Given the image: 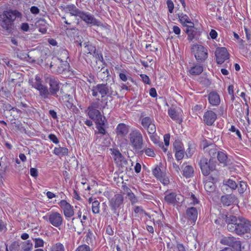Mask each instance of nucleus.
<instances>
[{
    "instance_id": "46",
    "label": "nucleus",
    "mask_w": 251,
    "mask_h": 251,
    "mask_svg": "<svg viewBox=\"0 0 251 251\" xmlns=\"http://www.w3.org/2000/svg\"><path fill=\"white\" fill-rule=\"evenodd\" d=\"M84 48L87 49V53L91 54L92 52L95 53L96 49L95 47L92 46L91 44H89L88 42L84 43Z\"/></svg>"
},
{
    "instance_id": "61",
    "label": "nucleus",
    "mask_w": 251,
    "mask_h": 251,
    "mask_svg": "<svg viewBox=\"0 0 251 251\" xmlns=\"http://www.w3.org/2000/svg\"><path fill=\"white\" fill-rule=\"evenodd\" d=\"M190 200L192 201L190 202L191 204L195 205L198 203V201L197 199V198L195 197V195L193 194H191L190 197L189 198Z\"/></svg>"
},
{
    "instance_id": "54",
    "label": "nucleus",
    "mask_w": 251,
    "mask_h": 251,
    "mask_svg": "<svg viewBox=\"0 0 251 251\" xmlns=\"http://www.w3.org/2000/svg\"><path fill=\"white\" fill-rule=\"evenodd\" d=\"M100 107V99H97L96 101L92 102L88 108L98 109Z\"/></svg>"
},
{
    "instance_id": "38",
    "label": "nucleus",
    "mask_w": 251,
    "mask_h": 251,
    "mask_svg": "<svg viewBox=\"0 0 251 251\" xmlns=\"http://www.w3.org/2000/svg\"><path fill=\"white\" fill-rule=\"evenodd\" d=\"M208 153L211 157H215L218 153L217 149L214 144H211L208 146Z\"/></svg>"
},
{
    "instance_id": "4",
    "label": "nucleus",
    "mask_w": 251,
    "mask_h": 251,
    "mask_svg": "<svg viewBox=\"0 0 251 251\" xmlns=\"http://www.w3.org/2000/svg\"><path fill=\"white\" fill-rule=\"evenodd\" d=\"M129 140L133 150L139 152L143 147V137L141 132L138 129L132 130L129 134Z\"/></svg>"
},
{
    "instance_id": "8",
    "label": "nucleus",
    "mask_w": 251,
    "mask_h": 251,
    "mask_svg": "<svg viewBox=\"0 0 251 251\" xmlns=\"http://www.w3.org/2000/svg\"><path fill=\"white\" fill-rule=\"evenodd\" d=\"M43 219L56 227H59L63 224V217L57 212L49 213L47 216L43 217Z\"/></svg>"
},
{
    "instance_id": "57",
    "label": "nucleus",
    "mask_w": 251,
    "mask_h": 251,
    "mask_svg": "<svg viewBox=\"0 0 251 251\" xmlns=\"http://www.w3.org/2000/svg\"><path fill=\"white\" fill-rule=\"evenodd\" d=\"M167 5L169 10V11L170 13H172L173 12L174 8V4L172 0H167Z\"/></svg>"
},
{
    "instance_id": "45",
    "label": "nucleus",
    "mask_w": 251,
    "mask_h": 251,
    "mask_svg": "<svg viewBox=\"0 0 251 251\" xmlns=\"http://www.w3.org/2000/svg\"><path fill=\"white\" fill-rule=\"evenodd\" d=\"M152 174L153 176L157 179H159L164 175V174L162 172L161 169L158 166H156L152 170Z\"/></svg>"
},
{
    "instance_id": "52",
    "label": "nucleus",
    "mask_w": 251,
    "mask_h": 251,
    "mask_svg": "<svg viewBox=\"0 0 251 251\" xmlns=\"http://www.w3.org/2000/svg\"><path fill=\"white\" fill-rule=\"evenodd\" d=\"M34 241L35 242L34 247L35 248L38 247H43L44 246V242L42 239L40 238H35L34 239Z\"/></svg>"
},
{
    "instance_id": "21",
    "label": "nucleus",
    "mask_w": 251,
    "mask_h": 251,
    "mask_svg": "<svg viewBox=\"0 0 251 251\" xmlns=\"http://www.w3.org/2000/svg\"><path fill=\"white\" fill-rule=\"evenodd\" d=\"M187 217L189 220L195 223L198 217V211L196 208L191 207L188 208L186 211Z\"/></svg>"
},
{
    "instance_id": "19",
    "label": "nucleus",
    "mask_w": 251,
    "mask_h": 251,
    "mask_svg": "<svg viewBox=\"0 0 251 251\" xmlns=\"http://www.w3.org/2000/svg\"><path fill=\"white\" fill-rule=\"evenodd\" d=\"M88 115L90 119L95 120L96 122L101 121V120L103 119L102 116L98 109L88 108Z\"/></svg>"
},
{
    "instance_id": "63",
    "label": "nucleus",
    "mask_w": 251,
    "mask_h": 251,
    "mask_svg": "<svg viewBox=\"0 0 251 251\" xmlns=\"http://www.w3.org/2000/svg\"><path fill=\"white\" fill-rule=\"evenodd\" d=\"M170 135L169 134H165L164 136V141L165 145L166 146H168L169 145Z\"/></svg>"
},
{
    "instance_id": "25",
    "label": "nucleus",
    "mask_w": 251,
    "mask_h": 251,
    "mask_svg": "<svg viewBox=\"0 0 251 251\" xmlns=\"http://www.w3.org/2000/svg\"><path fill=\"white\" fill-rule=\"evenodd\" d=\"M96 238L92 231L88 229L86 233L85 242L88 245L93 246L95 243Z\"/></svg>"
},
{
    "instance_id": "60",
    "label": "nucleus",
    "mask_w": 251,
    "mask_h": 251,
    "mask_svg": "<svg viewBox=\"0 0 251 251\" xmlns=\"http://www.w3.org/2000/svg\"><path fill=\"white\" fill-rule=\"evenodd\" d=\"M140 77H141L143 81L146 84H150V79L149 76L145 74L140 75Z\"/></svg>"
},
{
    "instance_id": "51",
    "label": "nucleus",
    "mask_w": 251,
    "mask_h": 251,
    "mask_svg": "<svg viewBox=\"0 0 251 251\" xmlns=\"http://www.w3.org/2000/svg\"><path fill=\"white\" fill-rule=\"evenodd\" d=\"M247 184L244 181H240L239 187L238 186V189L240 194H243L247 189Z\"/></svg>"
},
{
    "instance_id": "11",
    "label": "nucleus",
    "mask_w": 251,
    "mask_h": 251,
    "mask_svg": "<svg viewBox=\"0 0 251 251\" xmlns=\"http://www.w3.org/2000/svg\"><path fill=\"white\" fill-rule=\"evenodd\" d=\"M79 17L88 25L98 26L100 25V21L96 19L94 16L89 12L81 11Z\"/></svg>"
},
{
    "instance_id": "59",
    "label": "nucleus",
    "mask_w": 251,
    "mask_h": 251,
    "mask_svg": "<svg viewBox=\"0 0 251 251\" xmlns=\"http://www.w3.org/2000/svg\"><path fill=\"white\" fill-rule=\"evenodd\" d=\"M119 77L120 79L124 82H126L128 79V77L126 74L125 71H123V72L119 74Z\"/></svg>"
},
{
    "instance_id": "36",
    "label": "nucleus",
    "mask_w": 251,
    "mask_h": 251,
    "mask_svg": "<svg viewBox=\"0 0 251 251\" xmlns=\"http://www.w3.org/2000/svg\"><path fill=\"white\" fill-rule=\"evenodd\" d=\"M143 152H145L146 155L150 157H154L155 156V153L154 151L151 148H145L143 150L141 149L139 151V152L138 153L142 154Z\"/></svg>"
},
{
    "instance_id": "48",
    "label": "nucleus",
    "mask_w": 251,
    "mask_h": 251,
    "mask_svg": "<svg viewBox=\"0 0 251 251\" xmlns=\"http://www.w3.org/2000/svg\"><path fill=\"white\" fill-rule=\"evenodd\" d=\"M20 249L19 243L17 242H13L8 248L6 247L7 251H18Z\"/></svg>"
},
{
    "instance_id": "22",
    "label": "nucleus",
    "mask_w": 251,
    "mask_h": 251,
    "mask_svg": "<svg viewBox=\"0 0 251 251\" xmlns=\"http://www.w3.org/2000/svg\"><path fill=\"white\" fill-rule=\"evenodd\" d=\"M66 13H70L71 16H78L81 10L77 8L74 4H70L66 6L64 8Z\"/></svg>"
},
{
    "instance_id": "32",
    "label": "nucleus",
    "mask_w": 251,
    "mask_h": 251,
    "mask_svg": "<svg viewBox=\"0 0 251 251\" xmlns=\"http://www.w3.org/2000/svg\"><path fill=\"white\" fill-rule=\"evenodd\" d=\"M223 185L229 187L231 190H234L238 187V185L236 182L230 179L224 180L223 181Z\"/></svg>"
},
{
    "instance_id": "7",
    "label": "nucleus",
    "mask_w": 251,
    "mask_h": 251,
    "mask_svg": "<svg viewBox=\"0 0 251 251\" xmlns=\"http://www.w3.org/2000/svg\"><path fill=\"white\" fill-rule=\"evenodd\" d=\"M199 165L204 176L209 175L210 172L214 170L216 168V164L211 159H208L204 156L201 158Z\"/></svg>"
},
{
    "instance_id": "2",
    "label": "nucleus",
    "mask_w": 251,
    "mask_h": 251,
    "mask_svg": "<svg viewBox=\"0 0 251 251\" xmlns=\"http://www.w3.org/2000/svg\"><path fill=\"white\" fill-rule=\"evenodd\" d=\"M22 14L17 10L4 11L0 15V29L11 31L16 18H21Z\"/></svg>"
},
{
    "instance_id": "20",
    "label": "nucleus",
    "mask_w": 251,
    "mask_h": 251,
    "mask_svg": "<svg viewBox=\"0 0 251 251\" xmlns=\"http://www.w3.org/2000/svg\"><path fill=\"white\" fill-rule=\"evenodd\" d=\"M209 102L213 106H217L220 103L219 95L216 92H211L208 97Z\"/></svg>"
},
{
    "instance_id": "42",
    "label": "nucleus",
    "mask_w": 251,
    "mask_h": 251,
    "mask_svg": "<svg viewBox=\"0 0 251 251\" xmlns=\"http://www.w3.org/2000/svg\"><path fill=\"white\" fill-rule=\"evenodd\" d=\"M127 195L132 205H133L138 202V199L137 197L135 196L134 193H132L131 190L129 189H128L127 192Z\"/></svg>"
},
{
    "instance_id": "6",
    "label": "nucleus",
    "mask_w": 251,
    "mask_h": 251,
    "mask_svg": "<svg viewBox=\"0 0 251 251\" xmlns=\"http://www.w3.org/2000/svg\"><path fill=\"white\" fill-rule=\"evenodd\" d=\"M220 243L223 245L230 247L233 251H241L244 247H242L241 242L234 236H224L220 240Z\"/></svg>"
},
{
    "instance_id": "27",
    "label": "nucleus",
    "mask_w": 251,
    "mask_h": 251,
    "mask_svg": "<svg viewBox=\"0 0 251 251\" xmlns=\"http://www.w3.org/2000/svg\"><path fill=\"white\" fill-rule=\"evenodd\" d=\"M112 154L113 155L114 159L117 163H121L122 161L124 159V156L119 150L113 149H111Z\"/></svg>"
},
{
    "instance_id": "16",
    "label": "nucleus",
    "mask_w": 251,
    "mask_h": 251,
    "mask_svg": "<svg viewBox=\"0 0 251 251\" xmlns=\"http://www.w3.org/2000/svg\"><path fill=\"white\" fill-rule=\"evenodd\" d=\"M217 63L222 64L228 58L229 54L225 48H217L215 51Z\"/></svg>"
},
{
    "instance_id": "56",
    "label": "nucleus",
    "mask_w": 251,
    "mask_h": 251,
    "mask_svg": "<svg viewBox=\"0 0 251 251\" xmlns=\"http://www.w3.org/2000/svg\"><path fill=\"white\" fill-rule=\"evenodd\" d=\"M158 179L164 185H168L170 182L169 179L164 174Z\"/></svg>"
},
{
    "instance_id": "64",
    "label": "nucleus",
    "mask_w": 251,
    "mask_h": 251,
    "mask_svg": "<svg viewBox=\"0 0 251 251\" xmlns=\"http://www.w3.org/2000/svg\"><path fill=\"white\" fill-rule=\"evenodd\" d=\"M30 11L32 14H37L39 13L40 10L37 7L33 6L30 8Z\"/></svg>"
},
{
    "instance_id": "13",
    "label": "nucleus",
    "mask_w": 251,
    "mask_h": 251,
    "mask_svg": "<svg viewBox=\"0 0 251 251\" xmlns=\"http://www.w3.org/2000/svg\"><path fill=\"white\" fill-rule=\"evenodd\" d=\"M46 82L50 85V92L51 95L55 96L59 91V86L58 79L52 76H47L45 77Z\"/></svg>"
},
{
    "instance_id": "37",
    "label": "nucleus",
    "mask_w": 251,
    "mask_h": 251,
    "mask_svg": "<svg viewBox=\"0 0 251 251\" xmlns=\"http://www.w3.org/2000/svg\"><path fill=\"white\" fill-rule=\"evenodd\" d=\"M33 244L30 240H27L24 242L22 246L23 251H31Z\"/></svg>"
},
{
    "instance_id": "50",
    "label": "nucleus",
    "mask_w": 251,
    "mask_h": 251,
    "mask_svg": "<svg viewBox=\"0 0 251 251\" xmlns=\"http://www.w3.org/2000/svg\"><path fill=\"white\" fill-rule=\"evenodd\" d=\"M89 245L86 244H82L78 246L75 251H91Z\"/></svg>"
},
{
    "instance_id": "17",
    "label": "nucleus",
    "mask_w": 251,
    "mask_h": 251,
    "mask_svg": "<svg viewBox=\"0 0 251 251\" xmlns=\"http://www.w3.org/2000/svg\"><path fill=\"white\" fill-rule=\"evenodd\" d=\"M203 122L207 126H212L217 119L216 114L211 111L208 110L204 114Z\"/></svg>"
},
{
    "instance_id": "43",
    "label": "nucleus",
    "mask_w": 251,
    "mask_h": 251,
    "mask_svg": "<svg viewBox=\"0 0 251 251\" xmlns=\"http://www.w3.org/2000/svg\"><path fill=\"white\" fill-rule=\"evenodd\" d=\"M100 202L98 200L92 201V210L94 214H98L100 212Z\"/></svg>"
},
{
    "instance_id": "58",
    "label": "nucleus",
    "mask_w": 251,
    "mask_h": 251,
    "mask_svg": "<svg viewBox=\"0 0 251 251\" xmlns=\"http://www.w3.org/2000/svg\"><path fill=\"white\" fill-rule=\"evenodd\" d=\"M48 137L50 140L54 144H58L59 143V140L55 135L53 134H50Z\"/></svg>"
},
{
    "instance_id": "23",
    "label": "nucleus",
    "mask_w": 251,
    "mask_h": 251,
    "mask_svg": "<svg viewBox=\"0 0 251 251\" xmlns=\"http://www.w3.org/2000/svg\"><path fill=\"white\" fill-rule=\"evenodd\" d=\"M116 130L118 135L124 136L128 133L129 126L124 123H120L118 125Z\"/></svg>"
},
{
    "instance_id": "28",
    "label": "nucleus",
    "mask_w": 251,
    "mask_h": 251,
    "mask_svg": "<svg viewBox=\"0 0 251 251\" xmlns=\"http://www.w3.org/2000/svg\"><path fill=\"white\" fill-rule=\"evenodd\" d=\"M110 75L108 69H101L98 73V77L102 81L107 80L109 78Z\"/></svg>"
},
{
    "instance_id": "40",
    "label": "nucleus",
    "mask_w": 251,
    "mask_h": 251,
    "mask_svg": "<svg viewBox=\"0 0 251 251\" xmlns=\"http://www.w3.org/2000/svg\"><path fill=\"white\" fill-rule=\"evenodd\" d=\"M204 188L206 191L211 192L215 190V186L213 182L206 180L204 184Z\"/></svg>"
},
{
    "instance_id": "3",
    "label": "nucleus",
    "mask_w": 251,
    "mask_h": 251,
    "mask_svg": "<svg viewBox=\"0 0 251 251\" xmlns=\"http://www.w3.org/2000/svg\"><path fill=\"white\" fill-rule=\"evenodd\" d=\"M114 84L113 83L110 84L107 83L98 84L92 88V95L94 97H97L100 95L101 98L105 96L110 98L116 96L118 94L114 89Z\"/></svg>"
},
{
    "instance_id": "1",
    "label": "nucleus",
    "mask_w": 251,
    "mask_h": 251,
    "mask_svg": "<svg viewBox=\"0 0 251 251\" xmlns=\"http://www.w3.org/2000/svg\"><path fill=\"white\" fill-rule=\"evenodd\" d=\"M226 221L227 229L229 232H234L238 235L251 233V222L243 217L226 216Z\"/></svg>"
},
{
    "instance_id": "53",
    "label": "nucleus",
    "mask_w": 251,
    "mask_h": 251,
    "mask_svg": "<svg viewBox=\"0 0 251 251\" xmlns=\"http://www.w3.org/2000/svg\"><path fill=\"white\" fill-rule=\"evenodd\" d=\"M174 150L175 151L184 150L182 144L177 141H176L173 144Z\"/></svg>"
},
{
    "instance_id": "41",
    "label": "nucleus",
    "mask_w": 251,
    "mask_h": 251,
    "mask_svg": "<svg viewBox=\"0 0 251 251\" xmlns=\"http://www.w3.org/2000/svg\"><path fill=\"white\" fill-rule=\"evenodd\" d=\"M168 114L170 118L173 120H178L179 119V115L174 108H170L168 109Z\"/></svg>"
},
{
    "instance_id": "15",
    "label": "nucleus",
    "mask_w": 251,
    "mask_h": 251,
    "mask_svg": "<svg viewBox=\"0 0 251 251\" xmlns=\"http://www.w3.org/2000/svg\"><path fill=\"white\" fill-rule=\"evenodd\" d=\"M60 207L63 211L65 217L68 219L71 218L74 215L73 207L65 200H61L58 203Z\"/></svg>"
},
{
    "instance_id": "62",
    "label": "nucleus",
    "mask_w": 251,
    "mask_h": 251,
    "mask_svg": "<svg viewBox=\"0 0 251 251\" xmlns=\"http://www.w3.org/2000/svg\"><path fill=\"white\" fill-rule=\"evenodd\" d=\"M30 174L32 176L34 177H36L38 176L37 170L35 168H31L30 169Z\"/></svg>"
},
{
    "instance_id": "18",
    "label": "nucleus",
    "mask_w": 251,
    "mask_h": 251,
    "mask_svg": "<svg viewBox=\"0 0 251 251\" xmlns=\"http://www.w3.org/2000/svg\"><path fill=\"white\" fill-rule=\"evenodd\" d=\"M35 88L37 89L40 96L44 99H48L50 94L48 87L43 85L41 82H38L35 84Z\"/></svg>"
},
{
    "instance_id": "33",
    "label": "nucleus",
    "mask_w": 251,
    "mask_h": 251,
    "mask_svg": "<svg viewBox=\"0 0 251 251\" xmlns=\"http://www.w3.org/2000/svg\"><path fill=\"white\" fill-rule=\"evenodd\" d=\"M97 125V128L98 130V132L101 134H105L106 131L103 126L105 125L104 121L103 119L101 120V121L96 122Z\"/></svg>"
},
{
    "instance_id": "55",
    "label": "nucleus",
    "mask_w": 251,
    "mask_h": 251,
    "mask_svg": "<svg viewBox=\"0 0 251 251\" xmlns=\"http://www.w3.org/2000/svg\"><path fill=\"white\" fill-rule=\"evenodd\" d=\"M175 152V157L177 161L180 160L183 158L184 153V150L181 151H177Z\"/></svg>"
},
{
    "instance_id": "12",
    "label": "nucleus",
    "mask_w": 251,
    "mask_h": 251,
    "mask_svg": "<svg viewBox=\"0 0 251 251\" xmlns=\"http://www.w3.org/2000/svg\"><path fill=\"white\" fill-rule=\"evenodd\" d=\"M124 196L121 194H116L109 200V206L112 210H116L124 203Z\"/></svg>"
},
{
    "instance_id": "24",
    "label": "nucleus",
    "mask_w": 251,
    "mask_h": 251,
    "mask_svg": "<svg viewBox=\"0 0 251 251\" xmlns=\"http://www.w3.org/2000/svg\"><path fill=\"white\" fill-rule=\"evenodd\" d=\"M187 28L186 29V32L188 35V39L189 41H192L196 38L197 34L196 28L194 26V25H186Z\"/></svg>"
},
{
    "instance_id": "14",
    "label": "nucleus",
    "mask_w": 251,
    "mask_h": 251,
    "mask_svg": "<svg viewBox=\"0 0 251 251\" xmlns=\"http://www.w3.org/2000/svg\"><path fill=\"white\" fill-rule=\"evenodd\" d=\"M141 125L147 130L148 133H155L156 126L153 120L149 117H145L141 119Z\"/></svg>"
},
{
    "instance_id": "49",
    "label": "nucleus",
    "mask_w": 251,
    "mask_h": 251,
    "mask_svg": "<svg viewBox=\"0 0 251 251\" xmlns=\"http://www.w3.org/2000/svg\"><path fill=\"white\" fill-rule=\"evenodd\" d=\"M47 25L44 21H42L39 25L38 30L43 34L47 32Z\"/></svg>"
},
{
    "instance_id": "31",
    "label": "nucleus",
    "mask_w": 251,
    "mask_h": 251,
    "mask_svg": "<svg viewBox=\"0 0 251 251\" xmlns=\"http://www.w3.org/2000/svg\"><path fill=\"white\" fill-rule=\"evenodd\" d=\"M183 176L186 178H189L193 176L194 169L192 166L186 165L183 169Z\"/></svg>"
},
{
    "instance_id": "39",
    "label": "nucleus",
    "mask_w": 251,
    "mask_h": 251,
    "mask_svg": "<svg viewBox=\"0 0 251 251\" xmlns=\"http://www.w3.org/2000/svg\"><path fill=\"white\" fill-rule=\"evenodd\" d=\"M217 157L218 160L220 163L226 164V163L227 157L226 154L222 151H218Z\"/></svg>"
},
{
    "instance_id": "44",
    "label": "nucleus",
    "mask_w": 251,
    "mask_h": 251,
    "mask_svg": "<svg viewBox=\"0 0 251 251\" xmlns=\"http://www.w3.org/2000/svg\"><path fill=\"white\" fill-rule=\"evenodd\" d=\"M51 251H65V248L62 243L58 242L52 246Z\"/></svg>"
},
{
    "instance_id": "47",
    "label": "nucleus",
    "mask_w": 251,
    "mask_h": 251,
    "mask_svg": "<svg viewBox=\"0 0 251 251\" xmlns=\"http://www.w3.org/2000/svg\"><path fill=\"white\" fill-rule=\"evenodd\" d=\"M62 19L64 20V23L67 25L65 26L66 30H74L75 29V27L73 25V22H68V20H67L65 17H62Z\"/></svg>"
},
{
    "instance_id": "35",
    "label": "nucleus",
    "mask_w": 251,
    "mask_h": 251,
    "mask_svg": "<svg viewBox=\"0 0 251 251\" xmlns=\"http://www.w3.org/2000/svg\"><path fill=\"white\" fill-rule=\"evenodd\" d=\"M150 134V139L151 141L155 144L157 145L158 146H162L163 142L159 141V137L157 135L156 132L155 133H149Z\"/></svg>"
},
{
    "instance_id": "34",
    "label": "nucleus",
    "mask_w": 251,
    "mask_h": 251,
    "mask_svg": "<svg viewBox=\"0 0 251 251\" xmlns=\"http://www.w3.org/2000/svg\"><path fill=\"white\" fill-rule=\"evenodd\" d=\"M178 18L181 24L184 25L186 23L190 24L191 25H194V24L191 22V20L188 16L183 13L178 15Z\"/></svg>"
},
{
    "instance_id": "10",
    "label": "nucleus",
    "mask_w": 251,
    "mask_h": 251,
    "mask_svg": "<svg viewBox=\"0 0 251 251\" xmlns=\"http://www.w3.org/2000/svg\"><path fill=\"white\" fill-rule=\"evenodd\" d=\"M164 200L167 203L174 205L176 203H182L184 201V198L181 194H176L175 192L166 191Z\"/></svg>"
},
{
    "instance_id": "9",
    "label": "nucleus",
    "mask_w": 251,
    "mask_h": 251,
    "mask_svg": "<svg viewBox=\"0 0 251 251\" xmlns=\"http://www.w3.org/2000/svg\"><path fill=\"white\" fill-rule=\"evenodd\" d=\"M69 64L58 58H55L51 62L50 68L52 72L61 74L68 69Z\"/></svg>"
},
{
    "instance_id": "5",
    "label": "nucleus",
    "mask_w": 251,
    "mask_h": 251,
    "mask_svg": "<svg viewBox=\"0 0 251 251\" xmlns=\"http://www.w3.org/2000/svg\"><path fill=\"white\" fill-rule=\"evenodd\" d=\"M191 50L198 62H203L208 57L207 48L201 45H193L191 48Z\"/></svg>"
},
{
    "instance_id": "30",
    "label": "nucleus",
    "mask_w": 251,
    "mask_h": 251,
    "mask_svg": "<svg viewBox=\"0 0 251 251\" xmlns=\"http://www.w3.org/2000/svg\"><path fill=\"white\" fill-rule=\"evenodd\" d=\"M235 197L231 195H225L221 197V202L224 205L229 206L233 202Z\"/></svg>"
},
{
    "instance_id": "26",
    "label": "nucleus",
    "mask_w": 251,
    "mask_h": 251,
    "mask_svg": "<svg viewBox=\"0 0 251 251\" xmlns=\"http://www.w3.org/2000/svg\"><path fill=\"white\" fill-rule=\"evenodd\" d=\"M53 153L58 156H67L68 155V149L67 148L61 147L60 146L55 147L53 151Z\"/></svg>"
},
{
    "instance_id": "29",
    "label": "nucleus",
    "mask_w": 251,
    "mask_h": 251,
    "mask_svg": "<svg viewBox=\"0 0 251 251\" xmlns=\"http://www.w3.org/2000/svg\"><path fill=\"white\" fill-rule=\"evenodd\" d=\"M203 71V66L200 64H196L191 68L189 73L192 75H199Z\"/></svg>"
}]
</instances>
